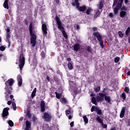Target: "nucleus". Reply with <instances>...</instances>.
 <instances>
[{
  "label": "nucleus",
  "mask_w": 130,
  "mask_h": 130,
  "mask_svg": "<svg viewBox=\"0 0 130 130\" xmlns=\"http://www.w3.org/2000/svg\"><path fill=\"white\" fill-rule=\"evenodd\" d=\"M105 100H106V101L108 102V103H109V104H111V98H110V96H105Z\"/></svg>",
  "instance_id": "nucleus-20"
},
{
  "label": "nucleus",
  "mask_w": 130,
  "mask_h": 130,
  "mask_svg": "<svg viewBox=\"0 0 130 130\" xmlns=\"http://www.w3.org/2000/svg\"><path fill=\"white\" fill-rule=\"evenodd\" d=\"M83 119L85 123H88V118H87V116H83Z\"/></svg>",
  "instance_id": "nucleus-31"
},
{
  "label": "nucleus",
  "mask_w": 130,
  "mask_h": 130,
  "mask_svg": "<svg viewBox=\"0 0 130 130\" xmlns=\"http://www.w3.org/2000/svg\"><path fill=\"white\" fill-rule=\"evenodd\" d=\"M61 31L63 35L67 34V33H66V31H64L63 29H62V30H61Z\"/></svg>",
  "instance_id": "nucleus-52"
},
{
  "label": "nucleus",
  "mask_w": 130,
  "mask_h": 130,
  "mask_svg": "<svg viewBox=\"0 0 130 130\" xmlns=\"http://www.w3.org/2000/svg\"><path fill=\"white\" fill-rule=\"evenodd\" d=\"M30 36V43L32 44V47H34L36 45V35H31Z\"/></svg>",
  "instance_id": "nucleus-8"
},
{
  "label": "nucleus",
  "mask_w": 130,
  "mask_h": 130,
  "mask_svg": "<svg viewBox=\"0 0 130 130\" xmlns=\"http://www.w3.org/2000/svg\"><path fill=\"white\" fill-rule=\"evenodd\" d=\"M10 31H11V30L9 28H7V33H9V32H10Z\"/></svg>",
  "instance_id": "nucleus-60"
},
{
  "label": "nucleus",
  "mask_w": 130,
  "mask_h": 130,
  "mask_svg": "<svg viewBox=\"0 0 130 130\" xmlns=\"http://www.w3.org/2000/svg\"><path fill=\"white\" fill-rule=\"evenodd\" d=\"M127 76H130V71H128L127 73Z\"/></svg>",
  "instance_id": "nucleus-63"
},
{
  "label": "nucleus",
  "mask_w": 130,
  "mask_h": 130,
  "mask_svg": "<svg viewBox=\"0 0 130 130\" xmlns=\"http://www.w3.org/2000/svg\"><path fill=\"white\" fill-rule=\"evenodd\" d=\"M68 67L69 70H73V65L72 63L69 62L68 64Z\"/></svg>",
  "instance_id": "nucleus-29"
},
{
  "label": "nucleus",
  "mask_w": 130,
  "mask_h": 130,
  "mask_svg": "<svg viewBox=\"0 0 130 130\" xmlns=\"http://www.w3.org/2000/svg\"><path fill=\"white\" fill-rule=\"evenodd\" d=\"M9 110H10V108H5L3 110L2 113V117L3 118H7V116L9 115Z\"/></svg>",
  "instance_id": "nucleus-7"
},
{
  "label": "nucleus",
  "mask_w": 130,
  "mask_h": 130,
  "mask_svg": "<svg viewBox=\"0 0 130 130\" xmlns=\"http://www.w3.org/2000/svg\"><path fill=\"white\" fill-rule=\"evenodd\" d=\"M72 115H70V116H69V119H72Z\"/></svg>",
  "instance_id": "nucleus-62"
},
{
  "label": "nucleus",
  "mask_w": 130,
  "mask_h": 130,
  "mask_svg": "<svg viewBox=\"0 0 130 130\" xmlns=\"http://www.w3.org/2000/svg\"><path fill=\"white\" fill-rule=\"evenodd\" d=\"M87 9V8L86 7V6L85 5H83L81 7H79L78 8H77V9L80 11V12H85V11H86V9Z\"/></svg>",
  "instance_id": "nucleus-16"
},
{
  "label": "nucleus",
  "mask_w": 130,
  "mask_h": 130,
  "mask_svg": "<svg viewBox=\"0 0 130 130\" xmlns=\"http://www.w3.org/2000/svg\"><path fill=\"white\" fill-rule=\"evenodd\" d=\"M6 49V47H5V46H1L0 47V50H1V51H4V50Z\"/></svg>",
  "instance_id": "nucleus-41"
},
{
  "label": "nucleus",
  "mask_w": 130,
  "mask_h": 130,
  "mask_svg": "<svg viewBox=\"0 0 130 130\" xmlns=\"http://www.w3.org/2000/svg\"><path fill=\"white\" fill-rule=\"evenodd\" d=\"M114 16V15L113 14V13H110L109 14V17L110 18H113V16Z\"/></svg>",
  "instance_id": "nucleus-48"
},
{
  "label": "nucleus",
  "mask_w": 130,
  "mask_h": 130,
  "mask_svg": "<svg viewBox=\"0 0 130 130\" xmlns=\"http://www.w3.org/2000/svg\"><path fill=\"white\" fill-rule=\"evenodd\" d=\"M24 23L25 25H28V21L26 20H24Z\"/></svg>",
  "instance_id": "nucleus-57"
},
{
  "label": "nucleus",
  "mask_w": 130,
  "mask_h": 130,
  "mask_svg": "<svg viewBox=\"0 0 130 130\" xmlns=\"http://www.w3.org/2000/svg\"><path fill=\"white\" fill-rule=\"evenodd\" d=\"M92 11L93 9H92L90 7H88L86 10V14H87V15H90V14H91Z\"/></svg>",
  "instance_id": "nucleus-21"
},
{
  "label": "nucleus",
  "mask_w": 130,
  "mask_h": 130,
  "mask_svg": "<svg viewBox=\"0 0 130 130\" xmlns=\"http://www.w3.org/2000/svg\"><path fill=\"white\" fill-rule=\"evenodd\" d=\"M42 29L43 35H44V36H46L47 35V25H46V24L43 23L42 24Z\"/></svg>",
  "instance_id": "nucleus-9"
},
{
  "label": "nucleus",
  "mask_w": 130,
  "mask_h": 130,
  "mask_svg": "<svg viewBox=\"0 0 130 130\" xmlns=\"http://www.w3.org/2000/svg\"><path fill=\"white\" fill-rule=\"evenodd\" d=\"M118 0H114L113 6H115V5H117V3Z\"/></svg>",
  "instance_id": "nucleus-45"
},
{
  "label": "nucleus",
  "mask_w": 130,
  "mask_h": 130,
  "mask_svg": "<svg viewBox=\"0 0 130 130\" xmlns=\"http://www.w3.org/2000/svg\"><path fill=\"white\" fill-rule=\"evenodd\" d=\"M63 36L65 38H68V35H67V34L63 35Z\"/></svg>",
  "instance_id": "nucleus-56"
},
{
  "label": "nucleus",
  "mask_w": 130,
  "mask_h": 130,
  "mask_svg": "<svg viewBox=\"0 0 130 130\" xmlns=\"http://www.w3.org/2000/svg\"><path fill=\"white\" fill-rule=\"evenodd\" d=\"M7 39H9V38H10V34L9 33H7Z\"/></svg>",
  "instance_id": "nucleus-53"
},
{
  "label": "nucleus",
  "mask_w": 130,
  "mask_h": 130,
  "mask_svg": "<svg viewBox=\"0 0 130 130\" xmlns=\"http://www.w3.org/2000/svg\"><path fill=\"white\" fill-rule=\"evenodd\" d=\"M12 93V90L8 89H6V92H5V94H11Z\"/></svg>",
  "instance_id": "nucleus-39"
},
{
  "label": "nucleus",
  "mask_w": 130,
  "mask_h": 130,
  "mask_svg": "<svg viewBox=\"0 0 130 130\" xmlns=\"http://www.w3.org/2000/svg\"><path fill=\"white\" fill-rule=\"evenodd\" d=\"M12 107L14 110H16V109H17V108L16 107V103H15V102L12 103Z\"/></svg>",
  "instance_id": "nucleus-36"
},
{
  "label": "nucleus",
  "mask_w": 130,
  "mask_h": 130,
  "mask_svg": "<svg viewBox=\"0 0 130 130\" xmlns=\"http://www.w3.org/2000/svg\"><path fill=\"white\" fill-rule=\"evenodd\" d=\"M29 29L30 35H34L35 34L33 33V26L32 25V23H30Z\"/></svg>",
  "instance_id": "nucleus-18"
},
{
  "label": "nucleus",
  "mask_w": 130,
  "mask_h": 130,
  "mask_svg": "<svg viewBox=\"0 0 130 130\" xmlns=\"http://www.w3.org/2000/svg\"><path fill=\"white\" fill-rule=\"evenodd\" d=\"M96 120L99 123H102L103 122V119H102V117L100 116H97Z\"/></svg>",
  "instance_id": "nucleus-19"
},
{
  "label": "nucleus",
  "mask_w": 130,
  "mask_h": 130,
  "mask_svg": "<svg viewBox=\"0 0 130 130\" xmlns=\"http://www.w3.org/2000/svg\"><path fill=\"white\" fill-rule=\"evenodd\" d=\"M72 6L73 7H76V9L79 8L80 7V3L79 2V0H75L73 3H72Z\"/></svg>",
  "instance_id": "nucleus-12"
},
{
  "label": "nucleus",
  "mask_w": 130,
  "mask_h": 130,
  "mask_svg": "<svg viewBox=\"0 0 130 130\" xmlns=\"http://www.w3.org/2000/svg\"><path fill=\"white\" fill-rule=\"evenodd\" d=\"M101 89V88L100 87V86H98L94 88V91L95 92H99V91H100Z\"/></svg>",
  "instance_id": "nucleus-32"
},
{
  "label": "nucleus",
  "mask_w": 130,
  "mask_h": 130,
  "mask_svg": "<svg viewBox=\"0 0 130 130\" xmlns=\"http://www.w3.org/2000/svg\"><path fill=\"white\" fill-rule=\"evenodd\" d=\"M121 11H126V8L125 7H122L121 9Z\"/></svg>",
  "instance_id": "nucleus-49"
},
{
  "label": "nucleus",
  "mask_w": 130,
  "mask_h": 130,
  "mask_svg": "<svg viewBox=\"0 0 130 130\" xmlns=\"http://www.w3.org/2000/svg\"><path fill=\"white\" fill-rule=\"evenodd\" d=\"M92 30H93V31H96V30H97V28H96V27H93V28H92Z\"/></svg>",
  "instance_id": "nucleus-58"
},
{
  "label": "nucleus",
  "mask_w": 130,
  "mask_h": 130,
  "mask_svg": "<svg viewBox=\"0 0 130 130\" xmlns=\"http://www.w3.org/2000/svg\"><path fill=\"white\" fill-rule=\"evenodd\" d=\"M26 114L28 117H31V114H30V112H29V111L27 112Z\"/></svg>",
  "instance_id": "nucleus-46"
},
{
  "label": "nucleus",
  "mask_w": 130,
  "mask_h": 130,
  "mask_svg": "<svg viewBox=\"0 0 130 130\" xmlns=\"http://www.w3.org/2000/svg\"><path fill=\"white\" fill-rule=\"evenodd\" d=\"M41 111L44 112L45 111V103L44 101H42L41 103Z\"/></svg>",
  "instance_id": "nucleus-15"
},
{
  "label": "nucleus",
  "mask_w": 130,
  "mask_h": 130,
  "mask_svg": "<svg viewBox=\"0 0 130 130\" xmlns=\"http://www.w3.org/2000/svg\"><path fill=\"white\" fill-rule=\"evenodd\" d=\"M129 32H130V28L128 27L125 31L126 35H128V34H129Z\"/></svg>",
  "instance_id": "nucleus-35"
},
{
  "label": "nucleus",
  "mask_w": 130,
  "mask_h": 130,
  "mask_svg": "<svg viewBox=\"0 0 130 130\" xmlns=\"http://www.w3.org/2000/svg\"><path fill=\"white\" fill-rule=\"evenodd\" d=\"M92 103H93V104H94L95 105H97V101H96V99L95 98H92Z\"/></svg>",
  "instance_id": "nucleus-28"
},
{
  "label": "nucleus",
  "mask_w": 130,
  "mask_h": 130,
  "mask_svg": "<svg viewBox=\"0 0 130 130\" xmlns=\"http://www.w3.org/2000/svg\"><path fill=\"white\" fill-rule=\"evenodd\" d=\"M14 81L13 79H9L8 81H6L5 84L6 86H13V84H14Z\"/></svg>",
  "instance_id": "nucleus-10"
},
{
  "label": "nucleus",
  "mask_w": 130,
  "mask_h": 130,
  "mask_svg": "<svg viewBox=\"0 0 130 130\" xmlns=\"http://www.w3.org/2000/svg\"><path fill=\"white\" fill-rule=\"evenodd\" d=\"M55 20L57 23V27L60 31L63 30V26H62V24H61V22L60 21V19L58 17H55Z\"/></svg>",
  "instance_id": "nucleus-6"
},
{
  "label": "nucleus",
  "mask_w": 130,
  "mask_h": 130,
  "mask_svg": "<svg viewBox=\"0 0 130 130\" xmlns=\"http://www.w3.org/2000/svg\"><path fill=\"white\" fill-rule=\"evenodd\" d=\"M121 97L123 99V101H122L123 102H124V101L125 100V99L126 98V94H125V93L124 92H123L121 94Z\"/></svg>",
  "instance_id": "nucleus-24"
},
{
  "label": "nucleus",
  "mask_w": 130,
  "mask_h": 130,
  "mask_svg": "<svg viewBox=\"0 0 130 130\" xmlns=\"http://www.w3.org/2000/svg\"><path fill=\"white\" fill-rule=\"evenodd\" d=\"M7 104L8 105H11L12 104V101H9L8 102H7Z\"/></svg>",
  "instance_id": "nucleus-51"
},
{
  "label": "nucleus",
  "mask_w": 130,
  "mask_h": 130,
  "mask_svg": "<svg viewBox=\"0 0 130 130\" xmlns=\"http://www.w3.org/2000/svg\"><path fill=\"white\" fill-rule=\"evenodd\" d=\"M96 99L97 102H99L100 101H101V97L99 96H96Z\"/></svg>",
  "instance_id": "nucleus-43"
},
{
  "label": "nucleus",
  "mask_w": 130,
  "mask_h": 130,
  "mask_svg": "<svg viewBox=\"0 0 130 130\" xmlns=\"http://www.w3.org/2000/svg\"><path fill=\"white\" fill-rule=\"evenodd\" d=\"M87 51H88L89 52H92V48H91L90 46H88L87 47Z\"/></svg>",
  "instance_id": "nucleus-37"
},
{
  "label": "nucleus",
  "mask_w": 130,
  "mask_h": 130,
  "mask_svg": "<svg viewBox=\"0 0 130 130\" xmlns=\"http://www.w3.org/2000/svg\"><path fill=\"white\" fill-rule=\"evenodd\" d=\"M24 66H25V57L23 55H20L19 57V69L20 71H22Z\"/></svg>",
  "instance_id": "nucleus-3"
},
{
  "label": "nucleus",
  "mask_w": 130,
  "mask_h": 130,
  "mask_svg": "<svg viewBox=\"0 0 130 130\" xmlns=\"http://www.w3.org/2000/svg\"><path fill=\"white\" fill-rule=\"evenodd\" d=\"M119 59H120V58L119 57H116L115 58V62L116 63H117L119 61Z\"/></svg>",
  "instance_id": "nucleus-34"
},
{
  "label": "nucleus",
  "mask_w": 130,
  "mask_h": 130,
  "mask_svg": "<svg viewBox=\"0 0 130 130\" xmlns=\"http://www.w3.org/2000/svg\"><path fill=\"white\" fill-rule=\"evenodd\" d=\"M36 90H37V89L36 88H35L32 93H31V98H34V97H35V94H36Z\"/></svg>",
  "instance_id": "nucleus-27"
},
{
  "label": "nucleus",
  "mask_w": 130,
  "mask_h": 130,
  "mask_svg": "<svg viewBox=\"0 0 130 130\" xmlns=\"http://www.w3.org/2000/svg\"><path fill=\"white\" fill-rule=\"evenodd\" d=\"M99 95H100V97H102L103 98H104V97H105V96H106V94L102 93H100Z\"/></svg>",
  "instance_id": "nucleus-42"
},
{
  "label": "nucleus",
  "mask_w": 130,
  "mask_h": 130,
  "mask_svg": "<svg viewBox=\"0 0 130 130\" xmlns=\"http://www.w3.org/2000/svg\"><path fill=\"white\" fill-rule=\"evenodd\" d=\"M125 16H126V12H125L124 11H122L120 12V17H121V18H123V17H125Z\"/></svg>",
  "instance_id": "nucleus-22"
},
{
  "label": "nucleus",
  "mask_w": 130,
  "mask_h": 130,
  "mask_svg": "<svg viewBox=\"0 0 130 130\" xmlns=\"http://www.w3.org/2000/svg\"><path fill=\"white\" fill-rule=\"evenodd\" d=\"M101 124H102L103 127H104V128H106V127H107V125L104 124L103 122L102 123H101Z\"/></svg>",
  "instance_id": "nucleus-44"
},
{
  "label": "nucleus",
  "mask_w": 130,
  "mask_h": 130,
  "mask_svg": "<svg viewBox=\"0 0 130 130\" xmlns=\"http://www.w3.org/2000/svg\"><path fill=\"white\" fill-rule=\"evenodd\" d=\"M17 81H18V86H22V82H23V79H22V76L21 75H18L17 76Z\"/></svg>",
  "instance_id": "nucleus-11"
},
{
  "label": "nucleus",
  "mask_w": 130,
  "mask_h": 130,
  "mask_svg": "<svg viewBox=\"0 0 130 130\" xmlns=\"http://www.w3.org/2000/svg\"><path fill=\"white\" fill-rule=\"evenodd\" d=\"M44 118L47 122H49V121H51V119L52 118V116L50 113H48L47 112H45L44 113Z\"/></svg>",
  "instance_id": "nucleus-5"
},
{
  "label": "nucleus",
  "mask_w": 130,
  "mask_h": 130,
  "mask_svg": "<svg viewBox=\"0 0 130 130\" xmlns=\"http://www.w3.org/2000/svg\"><path fill=\"white\" fill-rule=\"evenodd\" d=\"M125 114V107H123L122 108V110H121L120 114V118H123V116H124Z\"/></svg>",
  "instance_id": "nucleus-13"
},
{
  "label": "nucleus",
  "mask_w": 130,
  "mask_h": 130,
  "mask_svg": "<svg viewBox=\"0 0 130 130\" xmlns=\"http://www.w3.org/2000/svg\"><path fill=\"white\" fill-rule=\"evenodd\" d=\"M61 100L63 102H64V103H67V100L65 98H62Z\"/></svg>",
  "instance_id": "nucleus-50"
},
{
  "label": "nucleus",
  "mask_w": 130,
  "mask_h": 130,
  "mask_svg": "<svg viewBox=\"0 0 130 130\" xmlns=\"http://www.w3.org/2000/svg\"><path fill=\"white\" fill-rule=\"evenodd\" d=\"M66 115H69L71 114V111L69 110H66Z\"/></svg>",
  "instance_id": "nucleus-47"
},
{
  "label": "nucleus",
  "mask_w": 130,
  "mask_h": 130,
  "mask_svg": "<svg viewBox=\"0 0 130 130\" xmlns=\"http://www.w3.org/2000/svg\"><path fill=\"white\" fill-rule=\"evenodd\" d=\"M93 35L96 37L98 41L100 42V44L102 47V48H104V45H103V41L102 40V36L99 32H95L93 33Z\"/></svg>",
  "instance_id": "nucleus-2"
},
{
  "label": "nucleus",
  "mask_w": 130,
  "mask_h": 130,
  "mask_svg": "<svg viewBox=\"0 0 130 130\" xmlns=\"http://www.w3.org/2000/svg\"><path fill=\"white\" fill-rule=\"evenodd\" d=\"M73 48L75 51H78L81 48V45L78 43H76L73 46Z\"/></svg>",
  "instance_id": "nucleus-14"
},
{
  "label": "nucleus",
  "mask_w": 130,
  "mask_h": 130,
  "mask_svg": "<svg viewBox=\"0 0 130 130\" xmlns=\"http://www.w3.org/2000/svg\"><path fill=\"white\" fill-rule=\"evenodd\" d=\"M8 123H9V125L10 126H14V122H13V121L12 120H9L8 121Z\"/></svg>",
  "instance_id": "nucleus-33"
},
{
  "label": "nucleus",
  "mask_w": 130,
  "mask_h": 130,
  "mask_svg": "<svg viewBox=\"0 0 130 130\" xmlns=\"http://www.w3.org/2000/svg\"><path fill=\"white\" fill-rule=\"evenodd\" d=\"M3 7L5 8V9L9 10V0H5L3 5Z\"/></svg>",
  "instance_id": "nucleus-17"
},
{
  "label": "nucleus",
  "mask_w": 130,
  "mask_h": 130,
  "mask_svg": "<svg viewBox=\"0 0 130 130\" xmlns=\"http://www.w3.org/2000/svg\"><path fill=\"white\" fill-rule=\"evenodd\" d=\"M10 97V99H13V98H14V95H11Z\"/></svg>",
  "instance_id": "nucleus-61"
},
{
  "label": "nucleus",
  "mask_w": 130,
  "mask_h": 130,
  "mask_svg": "<svg viewBox=\"0 0 130 130\" xmlns=\"http://www.w3.org/2000/svg\"><path fill=\"white\" fill-rule=\"evenodd\" d=\"M99 16H100V11L98 10L95 14L94 15V18L96 19L97 17H99Z\"/></svg>",
  "instance_id": "nucleus-25"
},
{
  "label": "nucleus",
  "mask_w": 130,
  "mask_h": 130,
  "mask_svg": "<svg viewBox=\"0 0 130 130\" xmlns=\"http://www.w3.org/2000/svg\"><path fill=\"white\" fill-rule=\"evenodd\" d=\"M103 6H104L103 2H101L100 3V4L98 5V7L100 10H101L103 8Z\"/></svg>",
  "instance_id": "nucleus-26"
},
{
  "label": "nucleus",
  "mask_w": 130,
  "mask_h": 130,
  "mask_svg": "<svg viewBox=\"0 0 130 130\" xmlns=\"http://www.w3.org/2000/svg\"><path fill=\"white\" fill-rule=\"evenodd\" d=\"M118 35L119 37H121V38L123 37V34H122V32L120 31H118Z\"/></svg>",
  "instance_id": "nucleus-40"
},
{
  "label": "nucleus",
  "mask_w": 130,
  "mask_h": 130,
  "mask_svg": "<svg viewBox=\"0 0 130 130\" xmlns=\"http://www.w3.org/2000/svg\"><path fill=\"white\" fill-rule=\"evenodd\" d=\"M26 127H31V123L29 121H26Z\"/></svg>",
  "instance_id": "nucleus-30"
},
{
  "label": "nucleus",
  "mask_w": 130,
  "mask_h": 130,
  "mask_svg": "<svg viewBox=\"0 0 130 130\" xmlns=\"http://www.w3.org/2000/svg\"><path fill=\"white\" fill-rule=\"evenodd\" d=\"M125 4L126 5L128 3V0H124Z\"/></svg>",
  "instance_id": "nucleus-59"
},
{
  "label": "nucleus",
  "mask_w": 130,
  "mask_h": 130,
  "mask_svg": "<svg viewBox=\"0 0 130 130\" xmlns=\"http://www.w3.org/2000/svg\"><path fill=\"white\" fill-rule=\"evenodd\" d=\"M70 125L72 127H73V126H74V122H71L70 123Z\"/></svg>",
  "instance_id": "nucleus-54"
},
{
  "label": "nucleus",
  "mask_w": 130,
  "mask_h": 130,
  "mask_svg": "<svg viewBox=\"0 0 130 130\" xmlns=\"http://www.w3.org/2000/svg\"><path fill=\"white\" fill-rule=\"evenodd\" d=\"M124 92L126 93H128L129 92V88L127 87H125Z\"/></svg>",
  "instance_id": "nucleus-38"
},
{
  "label": "nucleus",
  "mask_w": 130,
  "mask_h": 130,
  "mask_svg": "<svg viewBox=\"0 0 130 130\" xmlns=\"http://www.w3.org/2000/svg\"><path fill=\"white\" fill-rule=\"evenodd\" d=\"M91 112L96 111L97 114H98L99 115H103V113H102V110L100 109L99 108L95 106H93L91 107Z\"/></svg>",
  "instance_id": "nucleus-4"
},
{
  "label": "nucleus",
  "mask_w": 130,
  "mask_h": 130,
  "mask_svg": "<svg viewBox=\"0 0 130 130\" xmlns=\"http://www.w3.org/2000/svg\"><path fill=\"white\" fill-rule=\"evenodd\" d=\"M30 128H31V127H25V130H30Z\"/></svg>",
  "instance_id": "nucleus-55"
},
{
  "label": "nucleus",
  "mask_w": 130,
  "mask_h": 130,
  "mask_svg": "<svg viewBox=\"0 0 130 130\" xmlns=\"http://www.w3.org/2000/svg\"><path fill=\"white\" fill-rule=\"evenodd\" d=\"M55 94L56 95V98L57 99H60V97L62 96V94L61 93H58L57 92H55Z\"/></svg>",
  "instance_id": "nucleus-23"
},
{
  "label": "nucleus",
  "mask_w": 130,
  "mask_h": 130,
  "mask_svg": "<svg viewBox=\"0 0 130 130\" xmlns=\"http://www.w3.org/2000/svg\"><path fill=\"white\" fill-rule=\"evenodd\" d=\"M115 129H116V128L113 127V128H112L110 130H115Z\"/></svg>",
  "instance_id": "nucleus-64"
},
{
  "label": "nucleus",
  "mask_w": 130,
  "mask_h": 130,
  "mask_svg": "<svg viewBox=\"0 0 130 130\" xmlns=\"http://www.w3.org/2000/svg\"><path fill=\"white\" fill-rule=\"evenodd\" d=\"M123 3V0H119L116 6L114 9V14L115 15H117L118 14V11L120 10L122 6V3Z\"/></svg>",
  "instance_id": "nucleus-1"
}]
</instances>
